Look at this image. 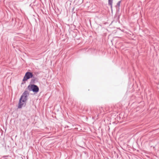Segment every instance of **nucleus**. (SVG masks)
<instances>
[{"mask_svg":"<svg viewBox=\"0 0 159 159\" xmlns=\"http://www.w3.org/2000/svg\"><path fill=\"white\" fill-rule=\"evenodd\" d=\"M113 0H108V4L111 6V8L112 7V3Z\"/></svg>","mask_w":159,"mask_h":159,"instance_id":"nucleus-4","label":"nucleus"},{"mask_svg":"<svg viewBox=\"0 0 159 159\" xmlns=\"http://www.w3.org/2000/svg\"><path fill=\"white\" fill-rule=\"evenodd\" d=\"M28 89L30 91H32L34 92H37L39 91V88L38 87L34 85H31L28 87Z\"/></svg>","mask_w":159,"mask_h":159,"instance_id":"nucleus-2","label":"nucleus"},{"mask_svg":"<svg viewBox=\"0 0 159 159\" xmlns=\"http://www.w3.org/2000/svg\"><path fill=\"white\" fill-rule=\"evenodd\" d=\"M28 93V92L26 91H25L23 93L18 103V108H21L23 106L25 105L27 100V95Z\"/></svg>","mask_w":159,"mask_h":159,"instance_id":"nucleus-1","label":"nucleus"},{"mask_svg":"<svg viewBox=\"0 0 159 159\" xmlns=\"http://www.w3.org/2000/svg\"><path fill=\"white\" fill-rule=\"evenodd\" d=\"M33 75L32 73L27 72L25 73V76L23 79V81H25L33 77Z\"/></svg>","mask_w":159,"mask_h":159,"instance_id":"nucleus-3","label":"nucleus"}]
</instances>
